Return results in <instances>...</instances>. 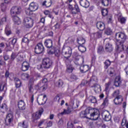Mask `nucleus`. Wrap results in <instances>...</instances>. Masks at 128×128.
Listing matches in <instances>:
<instances>
[{
  "label": "nucleus",
  "instance_id": "nucleus-1",
  "mask_svg": "<svg viewBox=\"0 0 128 128\" xmlns=\"http://www.w3.org/2000/svg\"><path fill=\"white\" fill-rule=\"evenodd\" d=\"M90 114V116L92 120H96L98 118V113L94 112V109L88 108H86V110L84 111H82L80 113V118H90L88 117V115Z\"/></svg>",
  "mask_w": 128,
  "mask_h": 128
},
{
  "label": "nucleus",
  "instance_id": "nucleus-2",
  "mask_svg": "<svg viewBox=\"0 0 128 128\" xmlns=\"http://www.w3.org/2000/svg\"><path fill=\"white\" fill-rule=\"evenodd\" d=\"M54 62H52V60H50V58H44L42 60V64H40V68H42L46 70L50 68L52 66Z\"/></svg>",
  "mask_w": 128,
  "mask_h": 128
},
{
  "label": "nucleus",
  "instance_id": "nucleus-3",
  "mask_svg": "<svg viewBox=\"0 0 128 128\" xmlns=\"http://www.w3.org/2000/svg\"><path fill=\"white\" fill-rule=\"evenodd\" d=\"M116 42L124 43L128 38V36L124 32H118L116 34Z\"/></svg>",
  "mask_w": 128,
  "mask_h": 128
},
{
  "label": "nucleus",
  "instance_id": "nucleus-4",
  "mask_svg": "<svg viewBox=\"0 0 128 128\" xmlns=\"http://www.w3.org/2000/svg\"><path fill=\"white\" fill-rule=\"evenodd\" d=\"M72 48L70 47L67 46L62 48V52L64 54V60H68V58H70L72 56Z\"/></svg>",
  "mask_w": 128,
  "mask_h": 128
},
{
  "label": "nucleus",
  "instance_id": "nucleus-5",
  "mask_svg": "<svg viewBox=\"0 0 128 128\" xmlns=\"http://www.w3.org/2000/svg\"><path fill=\"white\" fill-rule=\"evenodd\" d=\"M24 24H26L27 28H30L34 26V18L31 17H25L24 20Z\"/></svg>",
  "mask_w": 128,
  "mask_h": 128
},
{
  "label": "nucleus",
  "instance_id": "nucleus-6",
  "mask_svg": "<svg viewBox=\"0 0 128 128\" xmlns=\"http://www.w3.org/2000/svg\"><path fill=\"white\" fill-rule=\"evenodd\" d=\"M46 100H48V98H46V96L43 95L42 94L38 96L37 98V102L38 104H40V106L44 104L46 102Z\"/></svg>",
  "mask_w": 128,
  "mask_h": 128
},
{
  "label": "nucleus",
  "instance_id": "nucleus-7",
  "mask_svg": "<svg viewBox=\"0 0 128 128\" xmlns=\"http://www.w3.org/2000/svg\"><path fill=\"white\" fill-rule=\"evenodd\" d=\"M44 52V47L42 43H38L36 44L34 48V52L37 54H42Z\"/></svg>",
  "mask_w": 128,
  "mask_h": 128
},
{
  "label": "nucleus",
  "instance_id": "nucleus-8",
  "mask_svg": "<svg viewBox=\"0 0 128 128\" xmlns=\"http://www.w3.org/2000/svg\"><path fill=\"white\" fill-rule=\"evenodd\" d=\"M124 42H116V46L115 48L116 52H122L124 50Z\"/></svg>",
  "mask_w": 128,
  "mask_h": 128
},
{
  "label": "nucleus",
  "instance_id": "nucleus-9",
  "mask_svg": "<svg viewBox=\"0 0 128 128\" xmlns=\"http://www.w3.org/2000/svg\"><path fill=\"white\" fill-rule=\"evenodd\" d=\"M21 10V8L20 7H12L10 10V14L12 16H18V14H20Z\"/></svg>",
  "mask_w": 128,
  "mask_h": 128
},
{
  "label": "nucleus",
  "instance_id": "nucleus-10",
  "mask_svg": "<svg viewBox=\"0 0 128 128\" xmlns=\"http://www.w3.org/2000/svg\"><path fill=\"white\" fill-rule=\"evenodd\" d=\"M109 40H110L108 39H106L104 40V44H106L105 46V50H106L108 52H112L114 50V48H112V45L108 42Z\"/></svg>",
  "mask_w": 128,
  "mask_h": 128
},
{
  "label": "nucleus",
  "instance_id": "nucleus-11",
  "mask_svg": "<svg viewBox=\"0 0 128 128\" xmlns=\"http://www.w3.org/2000/svg\"><path fill=\"white\" fill-rule=\"evenodd\" d=\"M48 82V79L44 78L42 79V82L38 84V88L40 90H46L48 88V86L44 84Z\"/></svg>",
  "mask_w": 128,
  "mask_h": 128
},
{
  "label": "nucleus",
  "instance_id": "nucleus-12",
  "mask_svg": "<svg viewBox=\"0 0 128 128\" xmlns=\"http://www.w3.org/2000/svg\"><path fill=\"white\" fill-rule=\"evenodd\" d=\"M12 122H14V115L10 113L6 116L5 120V124L6 126H10Z\"/></svg>",
  "mask_w": 128,
  "mask_h": 128
},
{
  "label": "nucleus",
  "instance_id": "nucleus-13",
  "mask_svg": "<svg viewBox=\"0 0 128 128\" xmlns=\"http://www.w3.org/2000/svg\"><path fill=\"white\" fill-rule=\"evenodd\" d=\"M102 116H104V120L106 122H110L112 120V116L110 114V112L108 111H106L102 112Z\"/></svg>",
  "mask_w": 128,
  "mask_h": 128
},
{
  "label": "nucleus",
  "instance_id": "nucleus-14",
  "mask_svg": "<svg viewBox=\"0 0 128 128\" xmlns=\"http://www.w3.org/2000/svg\"><path fill=\"white\" fill-rule=\"evenodd\" d=\"M96 84H98V78L95 76H92L89 80L88 86H90Z\"/></svg>",
  "mask_w": 128,
  "mask_h": 128
},
{
  "label": "nucleus",
  "instance_id": "nucleus-15",
  "mask_svg": "<svg viewBox=\"0 0 128 128\" xmlns=\"http://www.w3.org/2000/svg\"><path fill=\"white\" fill-rule=\"evenodd\" d=\"M124 98H122V96H118L115 98L114 100V104H121Z\"/></svg>",
  "mask_w": 128,
  "mask_h": 128
},
{
  "label": "nucleus",
  "instance_id": "nucleus-16",
  "mask_svg": "<svg viewBox=\"0 0 128 128\" xmlns=\"http://www.w3.org/2000/svg\"><path fill=\"white\" fill-rule=\"evenodd\" d=\"M18 106L20 110H26V103H24V101L22 100H20L18 102Z\"/></svg>",
  "mask_w": 128,
  "mask_h": 128
},
{
  "label": "nucleus",
  "instance_id": "nucleus-17",
  "mask_svg": "<svg viewBox=\"0 0 128 128\" xmlns=\"http://www.w3.org/2000/svg\"><path fill=\"white\" fill-rule=\"evenodd\" d=\"M30 68V64L27 62H24L22 65L21 70L22 72H26Z\"/></svg>",
  "mask_w": 128,
  "mask_h": 128
},
{
  "label": "nucleus",
  "instance_id": "nucleus-18",
  "mask_svg": "<svg viewBox=\"0 0 128 128\" xmlns=\"http://www.w3.org/2000/svg\"><path fill=\"white\" fill-rule=\"evenodd\" d=\"M42 112H44V110L42 109H41L39 110V112H36L33 114L32 116L34 120H38V118H40L42 114Z\"/></svg>",
  "mask_w": 128,
  "mask_h": 128
},
{
  "label": "nucleus",
  "instance_id": "nucleus-19",
  "mask_svg": "<svg viewBox=\"0 0 128 128\" xmlns=\"http://www.w3.org/2000/svg\"><path fill=\"white\" fill-rule=\"evenodd\" d=\"M29 8L32 12H36V10L38 8V4H36V3L34 2H32L30 4Z\"/></svg>",
  "mask_w": 128,
  "mask_h": 128
},
{
  "label": "nucleus",
  "instance_id": "nucleus-20",
  "mask_svg": "<svg viewBox=\"0 0 128 128\" xmlns=\"http://www.w3.org/2000/svg\"><path fill=\"white\" fill-rule=\"evenodd\" d=\"M104 23L102 22H97L96 24V26L100 30H104Z\"/></svg>",
  "mask_w": 128,
  "mask_h": 128
},
{
  "label": "nucleus",
  "instance_id": "nucleus-21",
  "mask_svg": "<svg viewBox=\"0 0 128 128\" xmlns=\"http://www.w3.org/2000/svg\"><path fill=\"white\" fill-rule=\"evenodd\" d=\"M80 4L81 6L85 8H86L90 6V2L86 0H80Z\"/></svg>",
  "mask_w": 128,
  "mask_h": 128
},
{
  "label": "nucleus",
  "instance_id": "nucleus-22",
  "mask_svg": "<svg viewBox=\"0 0 128 128\" xmlns=\"http://www.w3.org/2000/svg\"><path fill=\"white\" fill-rule=\"evenodd\" d=\"M44 46L48 48H51L52 47V40L50 39L46 40L44 42Z\"/></svg>",
  "mask_w": 128,
  "mask_h": 128
},
{
  "label": "nucleus",
  "instance_id": "nucleus-23",
  "mask_svg": "<svg viewBox=\"0 0 128 128\" xmlns=\"http://www.w3.org/2000/svg\"><path fill=\"white\" fill-rule=\"evenodd\" d=\"M92 88H94V92H100L102 90V88H100V85L96 84L94 85L90 86Z\"/></svg>",
  "mask_w": 128,
  "mask_h": 128
},
{
  "label": "nucleus",
  "instance_id": "nucleus-24",
  "mask_svg": "<svg viewBox=\"0 0 128 128\" xmlns=\"http://www.w3.org/2000/svg\"><path fill=\"white\" fill-rule=\"evenodd\" d=\"M90 70V67L88 65L80 66V70L82 72H86Z\"/></svg>",
  "mask_w": 128,
  "mask_h": 128
},
{
  "label": "nucleus",
  "instance_id": "nucleus-25",
  "mask_svg": "<svg viewBox=\"0 0 128 128\" xmlns=\"http://www.w3.org/2000/svg\"><path fill=\"white\" fill-rule=\"evenodd\" d=\"M52 0H45L42 4V6H46V8H50L52 6Z\"/></svg>",
  "mask_w": 128,
  "mask_h": 128
},
{
  "label": "nucleus",
  "instance_id": "nucleus-26",
  "mask_svg": "<svg viewBox=\"0 0 128 128\" xmlns=\"http://www.w3.org/2000/svg\"><path fill=\"white\" fill-rule=\"evenodd\" d=\"M121 82L120 77V76H116L114 82V85L115 86H120V84Z\"/></svg>",
  "mask_w": 128,
  "mask_h": 128
},
{
  "label": "nucleus",
  "instance_id": "nucleus-27",
  "mask_svg": "<svg viewBox=\"0 0 128 128\" xmlns=\"http://www.w3.org/2000/svg\"><path fill=\"white\" fill-rule=\"evenodd\" d=\"M13 18V22L16 24H20V20L18 16V15H16L14 16H12Z\"/></svg>",
  "mask_w": 128,
  "mask_h": 128
},
{
  "label": "nucleus",
  "instance_id": "nucleus-28",
  "mask_svg": "<svg viewBox=\"0 0 128 128\" xmlns=\"http://www.w3.org/2000/svg\"><path fill=\"white\" fill-rule=\"evenodd\" d=\"M72 112V110L70 108H68L66 110H64V111L63 112H62L60 113H59L58 116H63V114H70Z\"/></svg>",
  "mask_w": 128,
  "mask_h": 128
},
{
  "label": "nucleus",
  "instance_id": "nucleus-29",
  "mask_svg": "<svg viewBox=\"0 0 128 128\" xmlns=\"http://www.w3.org/2000/svg\"><path fill=\"white\" fill-rule=\"evenodd\" d=\"M72 57L75 60H80V55L78 52H75L72 54Z\"/></svg>",
  "mask_w": 128,
  "mask_h": 128
},
{
  "label": "nucleus",
  "instance_id": "nucleus-30",
  "mask_svg": "<svg viewBox=\"0 0 128 128\" xmlns=\"http://www.w3.org/2000/svg\"><path fill=\"white\" fill-rule=\"evenodd\" d=\"M14 80L15 82L16 88H20L22 86V82H20V80L18 79V78H15Z\"/></svg>",
  "mask_w": 128,
  "mask_h": 128
},
{
  "label": "nucleus",
  "instance_id": "nucleus-31",
  "mask_svg": "<svg viewBox=\"0 0 128 128\" xmlns=\"http://www.w3.org/2000/svg\"><path fill=\"white\" fill-rule=\"evenodd\" d=\"M56 50V48L54 47H52V46L51 48H48V54H54Z\"/></svg>",
  "mask_w": 128,
  "mask_h": 128
},
{
  "label": "nucleus",
  "instance_id": "nucleus-32",
  "mask_svg": "<svg viewBox=\"0 0 128 128\" xmlns=\"http://www.w3.org/2000/svg\"><path fill=\"white\" fill-rule=\"evenodd\" d=\"M54 54L56 58H57L58 60H60V52L58 50H56L55 52H54Z\"/></svg>",
  "mask_w": 128,
  "mask_h": 128
},
{
  "label": "nucleus",
  "instance_id": "nucleus-33",
  "mask_svg": "<svg viewBox=\"0 0 128 128\" xmlns=\"http://www.w3.org/2000/svg\"><path fill=\"white\" fill-rule=\"evenodd\" d=\"M77 42L78 44H80V46H82V44H86V40L84 38H82L80 39H77Z\"/></svg>",
  "mask_w": 128,
  "mask_h": 128
},
{
  "label": "nucleus",
  "instance_id": "nucleus-34",
  "mask_svg": "<svg viewBox=\"0 0 128 128\" xmlns=\"http://www.w3.org/2000/svg\"><path fill=\"white\" fill-rule=\"evenodd\" d=\"M78 49L81 52H86V48L82 45H80L78 46Z\"/></svg>",
  "mask_w": 128,
  "mask_h": 128
},
{
  "label": "nucleus",
  "instance_id": "nucleus-35",
  "mask_svg": "<svg viewBox=\"0 0 128 128\" xmlns=\"http://www.w3.org/2000/svg\"><path fill=\"white\" fill-rule=\"evenodd\" d=\"M110 0H102V6H108V4H110Z\"/></svg>",
  "mask_w": 128,
  "mask_h": 128
},
{
  "label": "nucleus",
  "instance_id": "nucleus-36",
  "mask_svg": "<svg viewBox=\"0 0 128 128\" xmlns=\"http://www.w3.org/2000/svg\"><path fill=\"white\" fill-rule=\"evenodd\" d=\"M111 62L110 60H106V62H104V68L106 70L110 66Z\"/></svg>",
  "mask_w": 128,
  "mask_h": 128
},
{
  "label": "nucleus",
  "instance_id": "nucleus-37",
  "mask_svg": "<svg viewBox=\"0 0 128 128\" xmlns=\"http://www.w3.org/2000/svg\"><path fill=\"white\" fill-rule=\"evenodd\" d=\"M22 78L24 80H28L30 78V75L26 73H24L21 76Z\"/></svg>",
  "mask_w": 128,
  "mask_h": 128
},
{
  "label": "nucleus",
  "instance_id": "nucleus-38",
  "mask_svg": "<svg viewBox=\"0 0 128 128\" xmlns=\"http://www.w3.org/2000/svg\"><path fill=\"white\" fill-rule=\"evenodd\" d=\"M6 48H10V50H8L9 52L12 51V50L14 48V46L12 44V42H10L8 44H6Z\"/></svg>",
  "mask_w": 128,
  "mask_h": 128
},
{
  "label": "nucleus",
  "instance_id": "nucleus-39",
  "mask_svg": "<svg viewBox=\"0 0 128 128\" xmlns=\"http://www.w3.org/2000/svg\"><path fill=\"white\" fill-rule=\"evenodd\" d=\"M98 54H102V52H104V46H99L98 48Z\"/></svg>",
  "mask_w": 128,
  "mask_h": 128
},
{
  "label": "nucleus",
  "instance_id": "nucleus-40",
  "mask_svg": "<svg viewBox=\"0 0 128 128\" xmlns=\"http://www.w3.org/2000/svg\"><path fill=\"white\" fill-rule=\"evenodd\" d=\"M74 70V67H72V66L69 65L67 67L66 72H69L70 74V72H72V71Z\"/></svg>",
  "mask_w": 128,
  "mask_h": 128
},
{
  "label": "nucleus",
  "instance_id": "nucleus-41",
  "mask_svg": "<svg viewBox=\"0 0 128 128\" xmlns=\"http://www.w3.org/2000/svg\"><path fill=\"white\" fill-rule=\"evenodd\" d=\"M94 38H102V32H96L94 34Z\"/></svg>",
  "mask_w": 128,
  "mask_h": 128
},
{
  "label": "nucleus",
  "instance_id": "nucleus-42",
  "mask_svg": "<svg viewBox=\"0 0 128 128\" xmlns=\"http://www.w3.org/2000/svg\"><path fill=\"white\" fill-rule=\"evenodd\" d=\"M5 34L6 36H10V34H12V32L10 31V28H8V25L5 28Z\"/></svg>",
  "mask_w": 128,
  "mask_h": 128
},
{
  "label": "nucleus",
  "instance_id": "nucleus-43",
  "mask_svg": "<svg viewBox=\"0 0 128 128\" xmlns=\"http://www.w3.org/2000/svg\"><path fill=\"white\" fill-rule=\"evenodd\" d=\"M89 100L92 104H96V98L94 96H90Z\"/></svg>",
  "mask_w": 128,
  "mask_h": 128
},
{
  "label": "nucleus",
  "instance_id": "nucleus-44",
  "mask_svg": "<svg viewBox=\"0 0 128 128\" xmlns=\"http://www.w3.org/2000/svg\"><path fill=\"white\" fill-rule=\"evenodd\" d=\"M56 84L58 88H62L64 85V82H62V80H59L58 81L56 82Z\"/></svg>",
  "mask_w": 128,
  "mask_h": 128
},
{
  "label": "nucleus",
  "instance_id": "nucleus-45",
  "mask_svg": "<svg viewBox=\"0 0 128 128\" xmlns=\"http://www.w3.org/2000/svg\"><path fill=\"white\" fill-rule=\"evenodd\" d=\"M112 96L116 98H118V96H122V95H120V90H117L114 92L112 94Z\"/></svg>",
  "mask_w": 128,
  "mask_h": 128
},
{
  "label": "nucleus",
  "instance_id": "nucleus-46",
  "mask_svg": "<svg viewBox=\"0 0 128 128\" xmlns=\"http://www.w3.org/2000/svg\"><path fill=\"white\" fill-rule=\"evenodd\" d=\"M112 30H110V28H107L105 30L104 34H107V36H110L112 34Z\"/></svg>",
  "mask_w": 128,
  "mask_h": 128
},
{
  "label": "nucleus",
  "instance_id": "nucleus-47",
  "mask_svg": "<svg viewBox=\"0 0 128 128\" xmlns=\"http://www.w3.org/2000/svg\"><path fill=\"white\" fill-rule=\"evenodd\" d=\"M34 12L32 11L30 8H28L25 10V12L27 16H32V12Z\"/></svg>",
  "mask_w": 128,
  "mask_h": 128
},
{
  "label": "nucleus",
  "instance_id": "nucleus-48",
  "mask_svg": "<svg viewBox=\"0 0 128 128\" xmlns=\"http://www.w3.org/2000/svg\"><path fill=\"white\" fill-rule=\"evenodd\" d=\"M102 14L103 16H108V9H102Z\"/></svg>",
  "mask_w": 128,
  "mask_h": 128
},
{
  "label": "nucleus",
  "instance_id": "nucleus-49",
  "mask_svg": "<svg viewBox=\"0 0 128 128\" xmlns=\"http://www.w3.org/2000/svg\"><path fill=\"white\" fill-rule=\"evenodd\" d=\"M118 20L121 24H126V18L124 17L118 18Z\"/></svg>",
  "mask_w": 128,
  "mask_h": 128
},
{
  "label": "nucleus",
  "instance_id": "nucleus-50",
  "mask_svg": "<svg viewBox=\"0 0 128 128\" xmlns=\"http://www.w3.org/2000/svg\"><path fill=\"white\" fill-rule=\"evenodd\" d=\"M22 128H28V122L27 121H24L22 123Z\"/></svg>",
  "mask_w": 128,
  "mask_h": 128
},
{
  "label": "nucleus",
  "instance_id": "nucleus-51",
  "mask_svg": "<svg viewBox=\"0 0 128 128\" xmlns=\"http://www.w3.org/2000/svg\"><path fill=\"white\" fill-rule=\"evenodd\" d=\"M112 84V82L109 81L108 83H106L105 86H106V88H105V90L106 92H108V88H110V86Z\"/></svg>",
  "mask_w": 128,
  "mask_h": 128
},
{
  "label": "nucleus",
  "instance_id": "nucleus-52",
  "mask_svg": "<svg viewBox=\"0 0 128 128\" xmlns=\"http://www.w3.org/2000/svg\"><path fill=\"white\" fill-rule=\"evenodd\" d=\"M108 97H106L105 99L104 100V102L102 104V106H108Z\"/></svg>",
  "mask_w": 128,
  "mask_h": 128
},
{
  "label": "nucleus",
  "instance_id": "nucleus-53",
  "mask_svg": "<svg viewBox=\"0 0 128 128\" xmlns=\"http://www.w3.org/2000/svg\"><path fill=\"white\" fill-rule=\"evenodd\" d=\"M22 42H26V44H28L30 42V40L28 38L24 36L22 40Z\"/></svg>",
  "mask_w": 128,
  "mask_h": 128
},
{
  "label": "nucleus",
  "instance_id": "nucleus-54",
  "mask_svg": "<svg viewBox=\"0 0 128 128\" xmlns=\"http://www.w3.org/2000/svg\"><path fill=\"white\" fill-rule=\"evenodd\" d=\"M6 22V17L2 18L0 20V26H2L4 22Z\"/></svg>",
  "mask_w": 128,
  "mask_h": 128
},
{
  "label": "nucleus",
  "instance_id": "nucleus-55",
  "mask_svg": "<svg viewBox=\"0 0 128 128\" xmlns=\"http://www.w3.org/2000/svg\"><path fill=\"white\" fill-rule=\"evenodd\" d=\"M16 58V54L12 52L11 54V60H14Z\"/></svg>",
  "mask_w": 128,
  "mask_h": 128
},
{
  "label": "nucleus",
  "instance_id": "nucleus-56",
  "mask_svg": "<svg viewBox=\"0 0 128 128\" xmlns=\"http://www.w3.org/2000/svg\"><path fill=\"white\" fill-rule=\"evenodd\" d=\"M70 8L72 10L71 14H78V12L74 11V9L72 8V6H70Z\"/></svg>",
  "mask_w": 128,
  "mask_h": 128
},
{
  "label": "nucleus",
  "instance_id": "nucleus-57",
  "mask_svg": "<svg viewBox=\"0 0 128 128\" xmlns=\"http://www.w3.org/2000/svg\"><path fill=\"white\" fill-rule=\"evenodd\" d=\"M68 128H74V124L72 122H68L67 124Z\"/></svg>",
  "mask_w": 128,
  "mask_h": 128
},
{
  "label": "nucleus",
  "instance_id": "nucleus-58",
  "mask_svg": "<svg viewBox=\"0 0 128 128\" xmlns=\"http://www.w3.org/2000/svg\"><path fill=\"white\" fill-rule=\"evenodd\" d=\"M29 92H30V94H33L34 92V88H32V85H30V86H29Z\"/></svg>",
  "mask_w": 128,
  "mask_h": 128
},
{
  "label": "nucleus",
  "instance_id": "nucleus-59",
  "mask_svg": "<svg viewBox=\"0 0 128 128\" xmlns=\"http://www.w3.org/2000/svg\"><path fill=\"white\" fill-rule=\"evenodd\" d=\"M74 8L76 9V12H80V8L78 4L74 5Z\"/></svg>",
  "mask_w": 128,
  "mask_h": 128
},
{
  "label": "nucleus",
  "instance_id": "nucleus-60",
  "mask_svg": "<svg viewBox=\"0 0 128 128\" xmlns=\"http://www.w3.org/2000/svg\"><path fill=\"white\" fill-rule=\"evenodd\" d=\"M88 82H90V81H88L86 80H84L82 82V86H86V84H88Z\"/></svg>",
  "mask_w": 128,
  "mask_h": 128
},
{
  "label": "nucleus",
  "instance_id": "nucleus-61",
  "mask_svg": "<svg viewBox=\"0 0 128 128\" xmlns=\"http://www.w3.org/2000/svg\"><path fill=\"white\" fill-rule=\"evenodd\" d=\"M60 96L58 95H57L54 98V102H56L57 101L58 102H60Z\"/></svg>",
  "mask_w": 128,
  "mask_h": 128
},
{
  "label": "nucleus",
  "instance_id": "nucleus-62",
  "mask_svg": "<svg viewBox=\"0 0 128 128\" xmlns=\"http://www.w3.org/2000/svg\"><path fill=\"white\" fill-rule=\"evenodd\" d=\"M70 80H76L78 78L76 75L72 74L70 77Z\"/></svg>",
  "mask_w": 128,
  "mask_h": 128
},
{
  "label": "nucleus",
  "instance_id": "nucleus-63",
  "mask_svg": "<svg viewBox=\"0 0 128 128\" xmlns=\"http://www.w3.org/2000/svg\"><path fill=\"white\" fill-rule=\"evenodd\" d=\"M110 74H114V69L113 68H110L109 70Z\"/></svg>",
  "mask_w": 128,
  "mask_h": 128
},
{
  "label": "nucleus",
  "instance_id": "nucleus-64",
  "mask_svg": "<svg viewBox=\"0 0 128 128\" xmlns=\"http://www.w3.org/2000/svg\"><path fill=\"white\" fill-rule=\"evenodd\" d=\"M126 124V118H124L122 120V122L121 123V125L122 126H124V124Z\"/></svg>",
  "mask_w": 128,
  "mask_h": 128
}]
</instances>
